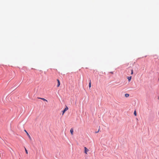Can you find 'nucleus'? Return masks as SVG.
<instances>
[{
  "label": "nucleus",
  "instance_id": "obj_3",
  "mask_svg": "<svg viewBox=\"0 0 159 159\" xmlns=\"http://www.w3.org/2000/svg\"><path fill=\"white\" fill-rule=\"evenodd\" d=\"M24 131L26 133L27 136H28V137H29V139L30 140H31V137L30 135V134L28 133L27 132V131L25 130Z\"/></svg>",
  "mask_w": 159,
  "mask_h": 159
},
{
  "label": "nucleus",
  "instance_id": "obj_13",
  "mask_svg": "<svg viewBox=\"0 0 159 159\" xmlns=\"http://www.w3.org/2000/svg\"><path fill=\"white\" fill-rule=\"evenodd\" d=\"M99 129L98 131H97V132H95V133H97L99 132Z\"/></svg>",
  "mask_w": 159,
  "mask_h": 159
},
{
  "label": "nucleus",
  "instance_id": "obj_6",
  "mask_svg": "<svg viewBox=\"0 0 159 159\" xmlns=\"http://www.w3.org/2000/svg\"><path fill=\"white\" fill-rule=\"evenodd\" d=\"M127 79H128L129 81V82L131 79V76H128L127 77Z\"/></svg>",
  "mask_w": 159,
  "mask_h": 159
},
{
  "label": "nucleus",
  "instance_id": "obj_1",
  "mask_svg": "<svg viewBox=\"0 0 159 159\" xmlns=\"http://www.w3.org/2000/svg\"><path fill=\"white\" fill-rule=\"evenodd\" d=\"M68 109V107L66 106L65 109L62 111V115H63L65 112L67 111Z\"/></svg>",
  "mask_w": 159,
  "mask_h": 159
},
{
  "label": "nucleus",
  "instance_id": "obj_5",
  "mask_svg": "<svg viewBox=\"0 0 159 159\" xmlns=\"http://www.w3.org/2000/svg\"><path fill=\"white\" fill-rule=\"evenodd\" d=\"M57 81L58 82V84L57 85V87H59V86L60 85V81L58 79L57 80Z\"/></svg>",
  "mask_w": 159,
  "mask_h": 159
},
{
  "label": "nucleus",
  "instance_id": "obj_2",
  "mask_svg": "<svg viewBox=\"0 0 159 159\" xmlns=\"http://www.w3.org/2000/svg\"><path fill=\"white\" fill-rule=\"evenodd\" d=\"M84 152L85 154H87V152L89 151V150L86 147H84Z\"/></svg>",
  "mask_w": 159,
  "mask_h": 159
},
{
  "label": "nucleus",
  "instance_id": "obj_11",
  "mask_svg": "<svg viewBox=\"0 0 159 159\" xmlns=\"http://www.w3.org/2000/svg\"><path fill=\"white\" fill-rule=\"evenodd\" d=\"M134 115L135 116H136V115H137L136 112V111H135L134 112Z\"/></svg>",
  "mask_w": 159,
  "mask_h": 159
},
{
  "label": "nucleus",
  "instance_id": "obj_7",
  "mask_svg": "<svg viewBox=\"0 0 159 159\" xmlns=\"http://www.w3.org/2000/svg\"><path fill=\"white\" fill-rule=\"evenodd\" d=\"M129 96V94H128V93H126L125 94V96L126 97V98H127V97H128Z\"/></svg>",
  "mask_w": 159,
  "mask_h": 159
},
{
  "label": "nucleus",
  "instance_id": "obj_8",
  "mask_svg": "<svg viewBox=\"0 0 159 159\" xmlns=\"http://www.w3.org/2000/svg\"><path fill=\"white\" fill-rule=\"evenodd\" d=\"M39 98L41 99L42 100H43L44 101H46L47 102H48V101L47 100H46V99H45L44 98Z\"/></svg>",
  "mask_w": 159,
  "mask_h": 159
},
{
  "label": "nucleus",
  "instance_id": "obj_9",
  "mask_svg": "<svg viewBox=\"0 0 159 159\" xmlns=\"http://www.w3.org/2000/svg\"><path fill=\"white\" fill-rule=\"evenodd\" d=\"M89 88H90L91 87V80H90V81H89Z\"/></svg>",
  "mask_w": 159,
  "mask_h": 159
},
{
  "label": "nucleus",
  "instance_id": "obj_4",
  "mask_svg": "<svg viewBox=\"0 0 159 159\" xmlns=\"http://www.w3.org/2000/svg\"><path fill=\"white\" fill-rule=\"evenodd\" d=\"M73 132H74L73 129H71L70 130V133H71V135H72L73 134Z\"/></svg>",
  "mask_w": 159,
  "mask_h": 159
},
{
  "label": "nucleus",
  "instance_id": "obj_10",
  "mask_svg": "<svg viewBox=\"0 0 159 159\" xmlns=\"http://www.w3.org/2000/svg\"><path fill=\"white\" fill-rule=\"evenodd\" d=\"M25 151L26 152V153L27 154H28V152L27 150L25 148Z\"/></svg>",
  "mask_w": 159,
  "mask_h": 159
},
{
  "label": "nucleus",
  "instance_id": "obj_12",
  "mask_svg": "<svg viewBox=\"0 0 159 159\" xmlns=\"http://www.w3.org/2000/svg\"><path fill=\"white\" fill-rule=\"evenodd\" d=\"M133 70H131V75H133Z\"/></svg>",
  "mask_w": 159,
  "mask_h": 159
}]
</instances>
